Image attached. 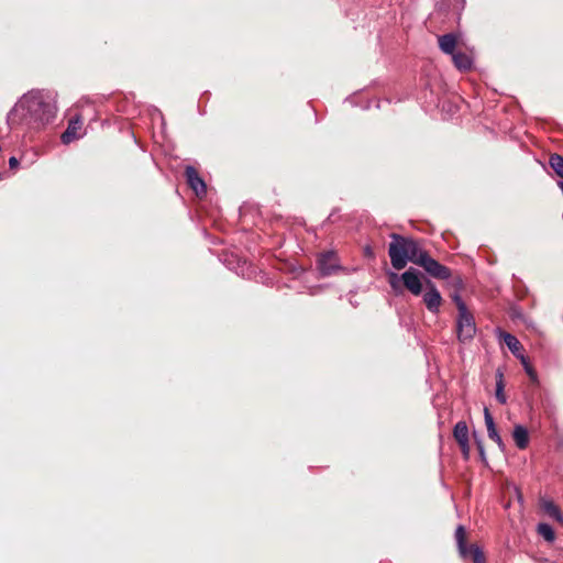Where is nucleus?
<instances>
[{
	"label": "nucleus",
	"mask_w": 563,
	"mask_h": 563,
	"mask_svg": "<svg viewBox=\"0 0 563 563\" xmlns=\"http://www.w3.org/2000/svg\"><path fill=\"white\" fill-rule=\"evenodd\" d=\"M56 114V104L52 98L40 90H32L22 98L10 110L7 122L10 128L26 123L40 128L49 123Z\"/></svg>",
	"instance_id": "obj_1"
},
{
	"label": "nucleus",
	"mask_w": 563,
	"mask_h": 563,
	"mask_svg": "<svg viewBox=\"0 0 563 563\" xmlns=\"http://www.w3.org/2000/svg\"><path fill=\"white\" fill-rule=\"evenodd\" d=\"M390 238L393 241L388 246V255L391 266L396 271H401L407 266L408 262L416 264L422 251L419 241L397 233H391Z\"/></svg>",
	"instance_id": "obj_2"
},
{
	"label": "nucleus",
	"mask_w": 563,
	"mask_h": 563,
	"mask_svg": "<svg viewBox=\"0 0 563 563\" xmlns=\"http://www.w3.org/2000/svg\"><path fill=\"white\" fill-rule=\"evenodd\" d=\"M388 283L391 289L396 294H400L402 291L401 284L404 287L410 291L415 296H419L422 292V282H421V273L416 268L410 267L401 275H398L395 272H388Z\"/></svg>",
	"instance_id": "obj_3"
},
{
	"label": "nucleus",
	"mask_w": 563,
	"mask_h": 563,
	"mask_svg": "<svg viewBox=\"0 0 563 563\" xmlns=\"http://www.w3.org/2000/svg\"><path fill=\"white\" fill-rule=\"evenodd\" d=\"M456 333L459 341L462 343L473 340L476 333L475 319L468 311L465 302H461L460 305V313L456 320Z\"/></svg>",
	"instance_id": "obj_4"
},
{
	"label": "nucleus",
	"mask_w": 563,
	"mask_h": 563,
	"mask_svg": "<svg viewBox=\"0 0 563 563\" xmlns=\"http://www.w3.org/2000/svg\"><path fill=\"white\" fill-rule=\"evenodd\" d=\"M455 541L460 555L463 559L472 558L474 563H485L486 559L482 549L476 544H466V530L463 526H459L455 530Z\"/></svg>",
	"instance_id": "obj_5"
},
{
	"label": "nucleus",
	"mask_w": 563,
	"mask_h": 563,
	"mask_svg": "<svg viewBox=\"0 0 563 563\" xmlns=\"http://www.w3.org/2000/svg\"><path fill=\"white\" fill-rule=\"evenodd\" d=\"M416 265L422 267L430 276L446 280L451 277V269L437 260L432 258L429 253L422 249Z\"/></svg>",
	"instance_id": "obj_6"
},
{
	"label": "nucleus",
	"mask_w": 563,
	"mask_h": 563,
	"mask_svg": "<svg viewBox=\"0 0 563 563\" xmlns=\"http://www.w3.org/2000/svg\"><path fill=\"white\" fill-rule=\"evenodd\" d=\"M422 299L427 309L431 313H439L440 307L442 305V297L435 285L430 280H427L426 292L423 294Z\"/></svg>",
	"instance_id": "obj_7"
},
{
	"label": "nucleus",
	"mask_w": 563,
	"mask_h": 563,
	"mask_svg": "<svg viewBox=\"0 0 563 563\" xmlns=\"http://www.w3.org/2000/svg\"><path fill=\"white\" fill-rule=\"evenodd\" d=\"M185 176L188 186L196 192L197 196L206 195L207 186L205 180L200 177L198 170L194 166L185 168Z\"/></svg>",
	"instance_id": "obj_8"
},
{
	"label": "nucleus",
	"mask_w": 563,
	"mask_h": 563,
	"mask_svg": "<svg viewBox=\"0 0 563 563\" xmlns=\"http://www.w3.org/2000/svg\"><path fill=\"white\" fill-rule=\"evenodd\" d=\"M318 268L323 276H329L340 268L339 260L334 252H325L318 258Z\"/></svg>",
	"instance_id": "obj_9"
},
{
	"label": "nucleus",
	"mask_w": 563,
	"mask_h": 563,
	"mask_svg": "<svg viewBox=\"0 0 563 563\" xmlns=\"http://www.w3.org/2000/svg\"><path fill=\"white\" fill-rule=\"evenodd\" d=\"M82 121L79 117L71 119L67 129L62 134L60 139L64 144H69L74 140L79 139L81 134Z\"/></svg>",
	"instance_id": "obj_10"
},
{
	"label": "nucleus",
	"mask_w": 563,
	"mask_h": 563,
	"mask_svg": "<svg viewBox=\"0 0 563 563\" xmlns=\"http://www.w3.org/2000/svg\"><path fill=\"white\" fill-rule=\"evenodd\" d=\"M459 36L455 33H446L438 36L439 48L448 55H452L456 52V45Z\"/></svg>",
	"instance_id": "obj_11"
},
{
	"label": "nucleus",
	"mask_w": 563,
	"mask_h": 563,
	"mask_svg": "<svg viewBox=\"0 0 563 563\" xmlns=\"http://www.w3.org/2000/svg\"><path fill=\"white\" fill-rule=\"evenodd\" d=\"M484 419H485V424L487 428V433H488L489 439L493 440L494 442H496L499 448H503L504 442L497 432V429H496V426L494 422V418L487 407L484 408Z\"/></svg>",
	"instance_id": "obj_12"
},
{
	"label": "nucleus",
	"mask_w": 563,
	"mask_h": 563,
	"mask_svg": "<svg viewBox=\"0 0 563 563\" xmlns=\"http://www.w3.org/2000/svg\"><path fill=\"white\" fill-rule=\"evenodd\" d=\"M454 66L461 71H467L473 66L472 57L464 52L456 51L451 55Z\"/></svg>",
	"instance_id": "obj_13"
},
{
	"label": "nucleus",
	"mask_w": 563,
	"mask_h": 563,
	"mask_svg": "<svg viewBox=\"0 0 563 563\" xmlns=\"http://www.w3.org/2000/svg\"><path fill=\"white\" fill-rule=\"evenodd\" d=\"M512 438H514V441H515L516 445L520 450L526 449L528 446V444H529V433H528V430H527L526 427H523L521 424L515 426L514 432H512Z\"/></svg>",
	"instance_id": "obj_14"
},
{
	"label": "nucleus",
	"mask_w": 563,
	"mask_h": 563,
	"mask_svg": "<svg viewBox=\"0 0 563 563\" xmlns=\"http://www.w3.org/2000/svg\"><path fill=\"white\" fill-rule=\"evenodd\" d=\"M501 339H503V342L507 345V347L511 351V353L516 357H520L523 355L521 353L522 345H521L520 341L515 335L507 333V332H503Z\"/></svg>",
	"instance_id": "obj_15"
},
{
	"label": "nucleus",
	"mask_w": 563,
	"mask_h": 563,
	"mask_svg": "<svg viewBox=\"0 0 563 563\" xmlns=\"http://www.w3.org/2000/svg\"><path fill=\"white\" fill-rule=\"evenodd\" d=\"M541 508L551 518H553L560 522L563 521V515H562L560 508L552 500H542Z\"/></svg>",
	"instance_id": "obj_16"
},
{
	"label": "nucleus",
	"mask_w": 563,
	"mask_h": 563,
	"mask_svg": "<svg viewBox=\"0 0 563 563\" xmlns=\"http://www.w3.org/2000/svg\"><path fill=\"white\" fill-rule=\"evenodd\" d=\"M453 437L457 443L468 442V428L465 421H459L453 429Z\"/></svg>",
	"instance_id": "obj_17"
},
{
	"label": "nucleus",
	"mask_w": 563,
	"mask_h": 563,
	"mask_svg": "<svg viewBox=\"0 0 563 563\" xmlns=\"http://www.w3.org/2000/svg\"><path fill=\"white\" fill-rule=\"evenodd\" d=\"M504 388H505V385H504V375H503V373L498 369V371H497V374H496V399H497L500 404H506V401H507V398H506L505 393H504Z\"/></svg>",
	"instance_id": "obj_18"
},
{
	"label": "nucleus",
	"mask_w": 563,
	"mask_h": 563,
	"mask_svg": "<svg viewBox=\"0 0 563 563\" xmlns=\"http://www.w3.org/2000/svg\"><path fill=\"white\" fill-rule=\"evenodd\" d=\"M549 164L555 174L563 178V156L559 154H552L550 156Z\"/></svg>",
	"instance_id": "obj_19"
},
{
	"label": "nucleus",
	"mask_w": 563,
	"mask_h": 563,
	"mask_svg": "<svg viewBox=\"0 0 563 563\" xmlns=\"http://www.w3.org/2000/svg\"><path fill=\"white\" fill-rule=\"evenodd\" d=\"M538 533L543 537L544 540L552 542L555 539L553 528L548 523H539L537 528Z\"/></svg>",
	"instance_id": "obj_20"
},
{
	"label": "nucleus",
	"mask_w": 563,
	"mask_h": 563,
	"mask_svg": "<svg viewBox=\"0 0 563 563\" xmlns=\"http://www.w3.org/2000/svg\"><path fill=\"white\" fill-rule=\"evenodd\" d=\"M519 358H520L521 364L523 365L525 371L528 374L529 378L532 382L537 383L538 382L537 372L532 368V366L530 365L528 358L525 355L520 356Z\"/></svg>",
	"instance_id": "obj_21"
},
{
	"label": "nucleus",
	"mask_w": 563,
	"mask_h": 563,
	"mask_svg": "<svg viewBox=\"0 0 563 563\" xmlns=\"http://www.w3.org/2000/svg\"><path fill=\"white\" fill-rule=\"evenodd\" d=\"M449 8V0H435V11L433 12V14H446Z\"/></svg>",
	"instance_id": "obj_22"
},
{
	"label": "nucleus",
	"mask_w": 563,
	"mask_h": 563,
	"mask_svg": "<svg viewBox=\"0 0 563 563\" xmlns=\"http://www.w3.org/2000/svg\"><path fill=\"white\" fill-rule=\"evenodd\" d=\"M464 457L467 459L468 457V454H470V441L468 442H465V444L463 443H457Z\"/></svg>",
	"instance_id": "obj_23"
},
{
	"label": "nucleus",
	"mask_w": 563,
	"mask_h": 563,
	"mask_svg": "<svg viewBox=\"0 0 563 563\" xmlns=\"http://www.w3.org/2000/svg\"><path fill=\"white\" fill-rule=\"evenodd\" d=\"M9 166L10 168L14 169L19 166V161L16 157L12 156L9 158Z\"/></svg>",
	"instance_id": "obj_24"
},
{
	"label": "nucleus",
	"mask_w": 563,
	"mask_h": 563,
	"mask_svg": "<svg viewBox=\"0 0 563 563\" xmlns=\"http://www.w3.org/2000/svg\"><path fill=\"white\" fill-rule=\"evenodd\" d=\"M453 300L456 305L457 311L460 312V305H461V302H464V301L462 300V298L459 295H454Z\"/></svg>",
	"instance_id": "obj_25"
}]
</instances>
